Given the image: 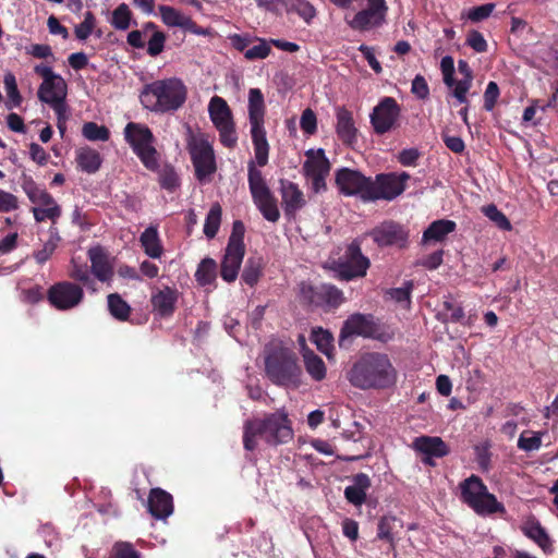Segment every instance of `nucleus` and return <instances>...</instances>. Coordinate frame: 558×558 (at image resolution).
Wrapping results in <instances>:
<instances>
[{
	"label": "nucleus",
	"instance_id": "3",
	"mask_svg": "<svg viewBox=\"0 0 558 558\" xmlns=\"http://www.w3.org/2000/svg\"><path fill=\"white\" fill-rule=\"evenodd\" d=\"M187 87L181 78L169 77L144 86L140 100L144 108L158 113L174 112L186 101Z\"/></svg>",
	"mask_w": 558,
	"mask_h": 558
},
{
	"label": "nucleus",
	"instance_id": "27",
	"mask_svg": "<svg viewBox=\"0 0 558 558\" xmlns=\"http://www.w3.org/2000/svg\"><path fill=\"white\" fill-rule=\"evenodd\" d=\"M244 254L245 247L227 245L221 263V277L223 280L232 282L236 279Z\"/></svg>",
	"mask_w": 558,
	"mask_h": 558
},
{
	"label": "nucleus",
	"instance_id": "15",
	"mask_svg": "<svg viewBox=\"0 0 558 558\" xmlns=\"http://www.w3.org/2000/svg\"><path fill=\"white\" fill-rule=\"evenodd\" d=\"M371 178L357 170L341 168L336 172V184L347 196L359 195L363 201H371Z\"/></svg>",
	"mask_w": 558,
	"mask_h": 558
},
{
	"label": "nucleus",
	"instance_id": "30",
	"mask_svg": "<svg viewBox=\"0 0 558 558\" xmlns=\"http://www.w3.org/2000/svg\"><path fill=\"white\" fill-rule=\"evenodd\" d=\"M151 305L161 316H170L174 312L178 301V291L170 287H165L151 295Z\"/></svg>",
	"mask_w": 558,
	"mask_h": 558
},
{
	"label": "nucleus",
	"instance_id": "2",
	"mask_svg": "<svg viewBox=\"0 0 558 558\" xmlns=\"http://www.w3.org/2000/svg\"><path fill=\"white\" fill-rule=\"evenodd\" d=\"M349 383L362 390H380L392 387L397 371L387 354L369 352L361 355L347 373Z\"/></svg>",
	"mask_w": 558,
	"mask_h": 558
},
{
	"label": "nucleus",
	"instance_id": "55",
	"mask_svg": "<svg viewBox=\"0 0 558 558\" xmlns=\"http://www.w3.org/2000/svg\"><path fill=\"white\" fill-rule=\"evenodd\" d=\"M413 284L412 282H405L403 287L390 289L387 291V294L389 298L397 303L401 304L403 307H409L410 305V299H411V291H412Z\"/></svg>",
	"mask_w": 558,
	"mask_h": 558
},
{
	"label": "nucleus",
	"instance_id": "61",
	"mask_svg": "<svg viewBox=\"0 0 558 558\" xmlns=\"http://www.w3.org/2000/svg\"><path fill=\"white\" fill-rule=\"evenodd\" d=\"M499 97V87L497 83L489 82L486 86L484 93V108L487 111H492L496 105V101Z\"/></svg>",
	"mask_w": 558,
	"mask_h": 558
},
{
	"label": "nucleus",
	"instance_id": "57",
	"mask_svg": "<svg viewBox=\"0 0 558 558\" xmlns=\"http://www.w3.org/2000/svg\"><path fill=\"white\" fill-rule=\"evenodd\" d=\"M440 70L442 73L444 83L449 88H454L456 81L453 77L454 74V61L450 56H446L440 61Z\"/></svg>",
	"mask_w": 558,
	"mask_h": 558
},
{
	"label": "nucleus",
	"instance_id": "41",
	"mask_svg": "<svg viewBox=\"0 0 558 558\" xmlns=\"http://www.w3.org/2000/svg\"><path fill=\"white\" fill-rule=\"evenodd\" d=\"M221 214L222 209L218 203L210 207L204 223V233L207 238L213 239L216 236L221 223Z\"/></svg>",
	"mask_w": 558,
	"mask_h": 558
},
{
	"label": "nucleus",
	"instance_id": "64",
	"mask_svg": "<svg viewBox=\"0 0 558 558\" xmlns=\"http://www.w3.org/2000/svg\"><path fill=\"white\" fill-rule=\"evenodd\" d=\"M17 197L10 192L0 190V211L10 213L17 209Z\"/></svg>",
	"mask_w": 558,
	"mask_h": 558
},
{
	"label": "nucleus",
	"instance_id": "28",
	"mask_svg": "<svg viewBox=\"0 0 558 558\" xmlns=\"http://www.w3.org/2000/svg\"><path fill=\"white\" fill-rule=\"evenodd\" d=\"M336 132L339 138L344 144H353L356 141L357 129L355 128L352 113L344 107H340L336 111Z\"/></svg>",
	"mask_w": 558,
	"mask_h": 558
},
{
	"label": "nucleus",
	"instance_id": "35",
	"mask_svg": "<svg viewBox=\"0 0 558 558\" xmlns=\"http://www.w3.org/2000/svg\"><path fill=\"white\" fill-rule=\"evenodd\" d=\"M458 70L463 77L456 82L452 95L460 104H465L468 102L466 94L470 90L473 81L472 70L464 60H460L458 62Z\"/></svg>",
	"mask_w": 558,
	"mask_h": 558
},
{
	"label": "nucleus",
	"instance_id": "1",
	"mask_svg": "<svg viewBox=\"0 0 558 558\" xmlns=\"http://www.w3.org/2000/svg\"><path fill=\"white\" fill-rule=\"evenodd\" d=\"M294 438L292 420L284 408L247 420L243 425V447L253 451L263 440L270 447L289 444Z\"/></svg>",
	"mask_w": 558,
	"mask_h": 558
},
{
	"label": "nucleus",
	"instance_id": "62",
	"mask_svg": "<svg viewBox=\"0 0 558 558\" xmlns=\"http://www.w3.org/2000/svg\"><path fill=\"white\" fill-rule=\"evenodd\" d=\"M111 558H141V556L130 543H117Z\"/></svg>",
	"mask_w": 558,
	"mask_h": 558
},
{
	"label": "nucleus",
	"instance_id": "14",
	"mask_svg": "<svg viewBox=\"0 0 558 558\" xmlns=\"http://www.w3.org/2000/svg\"><path fill=\"white\" fill-rule=\"evenodd\" d=\"M409 179L407 172L378 174L375 181H371V201L396 198L405 190Z\"/></svg>",
	"mask_w": 558,
	"mask_h": 558
},
{
	"label": "nucleus",
	"instance_id": "44",
	"mask_svg": "<svg viewBox=\"0 0 558 558\" xmlns=\"http://www.w3.org/2000/svg\"><path fill=\"white\" fill-rule=\"evenodd\" d=\"M156 172H158L159 183L162 189L173 192L179 187L180 179L172 166L165 165L162 168L159 167Z\"/></svg>",
	"mask_w": 558,
	"mask_h": 558
},
{
	"label": "nucleus",
	"instance_id": "38",
	"mask_svg": "<svg viewBox=\"0 0 558 558\" xmlns=\"http://www.w3.org/2000/svg\"><path fill=\"white\" fill-rule=\"evenodd\" d=\"M162 22L169 27L184 28L190 16L170 5H159L158 8Z\"/></svg>",
	"mask_w": 558,
	"mask_h": 558
},
{
	"label": "nucleus",
	"instance_id": "50",
	"mask_svg": "<svg viewBox=\"0 0 558 558\" xmlns=\"http://www.w3.org/2000/svg\"><path fill=\"white\" fill-rule=\"evenodd\" d=\"M318 294H319V298L328 306H331V307L339 306L344 300L342 291L333 286H330V284H323L319 288Z\"/></svg>",
	"mask_w": 558,
	"mask_h": 558
},
{
	"label": "nucleus",
	"instance_id": "6",
	"mask_svg": "<svg viewBox=\"0 0 558 558\" xmlns=\"http://www.w3.org/2000/svg\"><path fill=\"white\" fill-rule=\"evenodd\" d=\"M124 140L133 153L149 171L159 168L160 154L155 147L156 138L150 129L142 123L129 122L123 131Z\"/></svg>",
	"mask_w": 558,
	"mask_h": 558
},
{
	"label": "nucleus",
	"instance_id": "31",
	"mask_svg": "<svg viewBox=\"0 0 558 558\" xmlns=\"http://www.w3.org/2000/svg\"><path fill=\"white\" fill-rule=\"evenodd\" d=\"M403 527V521L396 515H383L377 524V538L386 541L392 550L396 549L395 533Z\"/></svg>",
	"mask_w": 558,
	"mask_h": 558
},
{
	"label": "nucleus",
	"instance_id": "20",
	"mask_svg": "<svg viewBox=\"0 0 558 558\" xmlns=\"http://www.w3.org/2000/svg\"><path fill=\"white\" fill-rule=\"evenodd\" d=\"M369 235L379 246L398 245L403 246L408 240V234L403 228L393 222H383L374 228Z\"/></svg>",
	"mask_w": 558,
	"mask_h": 558
},
{
	"label": "nucleus",
	"instance_id": "53",
	"mask_svg": "<svg viewBox=\"0 0 558 558\" xmlns=\"http://www.w3.org/2000/svg\"><path fill=\"white\" fill-rule=\"evenodd\" d=\"M3 83L9 102L11 104L8 107L12 108L20 106L22 102V96L17 89L15 76L11 73L5 74Z\"/></svg>",
	"mask_w": 558,
	"mask_h": 558
},
{
	"label": "nucleus",
	"instance_id": "56",
	"mask_svg": "<svg viewBox=\"0 0 558 558\" xmlns=\"http://www.w3.org/2000/svg\"><path fill=\"white\" fill-rule=\"evenodd\" d=\"M69 276L82 282L83 284L89 287L93 283L89 270L86 265L77 264L74 259L71 262V269L69 271Z\"/></svg>",
	"mask_w": 558,
	"mask_h": 558
},
{
	"label": "nucleus",
	"instance_id": "25",
	"mask_svg": "<svg viewBox=\"0 0 558 558\" xmlns=\"http://www.w3.org/2000/svg\"><path fill=\"white\" fill-rule=\"evenodd\" d=\"M87 255L94 276L101 282L110 281L113 277V266L109 260L107 252L97 245L90 247Z\"/></svg>",
	"mask_w": 558,
	"mask_h": 558
},
{
	"label": "nucleus",
	"instance_id": "26",
	"mask_svg": "<svg viewBox=\"0 0 558 558\" xmlns=\"http://www.w3.org/2000/svg\"><path fill=\"white\" fill-rule=\"evenodd\" d=\"M372 486L369 476L365 473H357L352 477V484L344 488V498L355 507H361L367 498V490Z\"/></svg>",
	"mask_w": 558,
	"mask_h": 558
},
{
	"label": "nucleus",
	"instance_id": "12",
	"mask_svg": "<svg viewBox=\"0 0 558 558\" xmlns=\"http://www.w3.org/2000/svg\"><path fill=\"white\" fill-rule=\"evenodd\" d=\"M305 157L303 172L311 182L312 190L315 193L326 191V178L330 172V163L324 149H310L305 153Z\"/></svg>",
	"mask_w": 558,
	"mask_h": 558
},
{
	"label": "nucleus",
	"instance_id": "5",
	"mask_svg": "<svg viewBox=\"0 0 558 558\" xmlns=\"http://www.w3.org/2000/svg\"><path fill=\"white\" fill-rule=\"evenodd\" d=\"M460 498L476 514L482 517L499 513L506 514L507 510L496 496L488 492L482 478L475 474L466 477L459 484Z\"/></svg>",
	"mask_w": 558,
	"mask_h": 558
},
{
	"label": "nucleus",
	"instance_id": "48",
	"mask_svg": "<svg viewBox=\"0 0 558 558\" xmlns=\"http://www.w3.org/2000/svg\"><path fill=\"white\" fill-rule=\"evenodd\" d=\"M156 28V24L153 22H146L143 24L141 29H134L128 34L126 41L128 44L136 49H142L145 47V37H147L150 31Z\"/></svg>",
	"mask_w": 558,
	"mask_h": 558
},
{
	"label": "nucleus",
	"instance_id": "29",
	"mask_svg": "<svg viewBox=\"0 0 558 558\" xmlns=\"http://www.w3.org/2000/svg\"><path fill=\"white\" fill-rule=\"evenodd\" d=\"M413 448L427 456V458H441L448 454L449 449L440 437L420 436L413 440Z\"/></svg>",
	"mask_w": 558,
	"mask_h": 558
},
{
	"label": "nucleus",
	"instance_id": "40",
	"mask_svg": "<svg viewBox=\"0 0 558 558\" xmlns=\"http://www.w3.org/2000/svg\"><path fill=\"white\" fill-rule=\"evenodd\" d=\"M216 262L211 258H204L195 272L196 281L201 286L210 284L216 279Z\"/></svg>",
	"mask_w": 558,
	"mask_h": 558
},
{
	"label": "nucleus",
	"instance_id": "9",
	"mask_svg": "<svg viewBox=\"0 0 558 558\" xmlns=\"http://www.w3.org/2000/svg\"><path fill=\"white\" fill-rule=\"evenodd\" d=\"M248 187L253 202L263 217L270 222H277L280 218L277 199L253 161L248 163Z\"/></svg>",
	"mask_w": 558,
	"mask_h": 558
},
{
	"label": "nucleus",
	"instance_id": "36",
	"mask_svg": "<svg viewBox=\"0 0 558 558\" xmlns=\"http://www.w3.org/2000/svg\"><path fill=\"white\" fill-rule=\"evenodd\" d=\"M456 222L452 220L440 219L432 222L429 227L423 233V242L429 241L440 242L445 238L454 231Z\"/></svg>",
	"mask_w": 558,
	"mask_h": 558
},
{
	"label": "nucleus",
	"instance_id": "52",
	"mask_svg": "<svg viewBox=\"0 0 558 558\" xmlns=\"http://www.w3.org/2000/svg\"><path fill=\"white\" fill-rule=\"evenodd\" d=\"M262 275V264L259 260L250 258L247 259L244 270L242 272V280L253 287L257 283L259 277Z\"/></svg>",
	"mask_w": 558,
	"mask_h": 558
},
{
	"label": "nucleus",
	"instance_id": "54",
	"mask_svg": "<svg viewBox=\"0 0 558 558\" xmlns=\"http://www.w3.org/2000/svg\"><path fill=\"white\" fill-rule=\"evenodd\" d=\"M96 26V19L93 12L86 11L84 14V21L75 26L74 33L77 39L86 40Z\"/></svg>",
	"mask_w": 558,
	"mask_h": 558
},
{
	"label": "nucleus",
	"instance_id": "7",
	"mask_svg": "<svg viewBox=\"0 0 558 558\" xmlns=\"http://www.w3.org/2000/svg\"><path fill=\"white\" fill-rule=\"evenodd\" d=\"M264 117L265 102L263 93L258 88H251L248 92V119L255 159L259 167L267 165L269 154V145L264 128Z\"/></svg>",
	"mask_w": 558,
	"mask_h": 558
},
{
	"label": "nucleus",
	"instance_id": "4",
	"mask_svg": "<svg viewBox=\"0 0 558 558\" xmlns=\"http://www.w3.org/2000/svg\"><path fill=\"white\" fill-rule=\"evenodd\" d=\"M265 373L278 386L299 387L301 368L295 353L281 342L272 341L264 351Z\"/></svg>",
	"mask_w": 558,
	"mask_h": 558
},
{
	"label": "nucleus",
	"instance_id": "8",
	"mask_svg": "<svg viewBox=\"0 0 558 558\" xmlns=\"http://www.w3.org/2000/svg\"><path fill=\"white\" fill-rule=\"evenodd\" d=\"M186 148L190 153L197 180L201 182L209 181L217 167L214 148L206 135L203 133H194L189 128Z\"/></svg>",
	"mask_w": 558,
	"mask_h": 558
},
{
	"label": "nucleus",
	"instance_id": "39",
	"mask_svg": "<svg viewBox=\"0 0 558 558\" xmlns=\"http://www.w3.org/2000/svg\"><path fill=\"white\" fill-rule=\"evenodd\" d=\"M132 21V11L125 3L119 4L113 11L110 24L114 29L125 31L130 27Z\"/></svg>",
	"mask_w": 558,
	"mask_h": 558
},
{
	"label": "nucleus",
	"instance_id": "51",
	"mask_svg": "<svg viewBox=\"0 0 558 558\" xmlns=\"http://www.w3.org/2000/svg\"><path fill=\"white\" fill-rule=\"evenodd\" d=\"M149 36L147 53L150 57H157L163 51L167 37L165 33L159 31L157 27L154 28V31H150Z\"/></svg>",
	"mask_w": 558,
	"mask_h": 558
},
{
	"label": "nucleus",
	"instance_id": "58",
	"mask_svg": "<svg viewBox=\"0 0 558 558\" xmlns=\"http://www.w3.org/2000/svg\"><path fill=\"white\" fill-rule=\"evenodd\" d=\"M300 126L308 135H313L317 130V118L315 112L307 108L302 112Z\"/></svg>",
	"mask_w": 558,
	"mask_h": 558
},
{
	"label": "nucleus",
	"instance_id": "60",
	"mask_svg": "<svg viewBox=\"0 0 558 558\" xmlns=\"http://www.w3.org/2000/svg\"><path fill=\"white\" fill-rule=\"evenodd\" d=\"M411 92L418 99H422V100L426 99L429 96V87H428V84L423 75L417 74L413 78Z\"/></svg>",
	"mask_w": 558,
	"mask_h": 558
},
{
	"label": "nucleus",
	"instance_id": "59",
	"mask_svg": "<svg viewBox=\"0 0 558 558\" xmlns=\"http://www.w3.org/2000/svg\"><path fill=\"white\" fill-rule=\"evenodd\" d=\"M494 3H485L475 8H472L468 12V17L472 22H480L487 19L494 11Z\"/></svg>",
	"mask_w": 558,
	"mask_h": 558
},
{
	"label": "nucleus",
	"instance_id": "13",
	"mask_svg": "<svg viewBox=\"0 0 558 558\" xmlns=\"http://www.w3.org/2000/svg\"><path fill=\"white\" fill-rule=\"evenodd\" d=\"M24 191L33 204L37 206L32 209L37 222L47 219L56 221L61 216V208L54 198L44 189H40L35 182L29 181L24 184Z\"/></svg>",
	"mask_w": 558,
	"mask_h": 558
},
{
	"label": "nucleus",
	"instance_id": "23",
	"mask_svg": "<svg viewBox=\"0 0 558 558\" xmlns=\"http://www.w3.org/2000/svg\"><path fill=\"white\" fill-rule=\"evenodd\" d=\"M521 531L527 538L537 544L545 554L553 553L554 548L551 538L534 515H529L524 519L521 525Z\"/></svg>",
	"mask_w": 558,
	"mask_h": 558
},
{
	"label": "nucleus",
	"instance_id": "42",
	"mask_svg": "<svg viewBox=\"0 0 558 558\" xmlns=\"http://www.w3.org/2000/svg\"><path fill=\"white\" fill-rule=\"evenodd\" d=\"M286 9L288 12L296 13L307 24L316 16L315 8L307 0H291Z\"/></svg>",
	"mask_w": 558,
	"mask_h": 558
},
{
	"label": "nucleus",
	"instance_id": "45",
	"mask_svg": "<svg viewBox=\"0 0 558 558\" xmlns=\"http://www.w3.org/2000/svg\"><path fill=\"white\" fill-rule=\"evenodd\" d=\"M542 432L524 430L518 439V448L531 452L538 450L542 446Z\"/></svg>",
	"mask_w": 558,
	"mask_h": 558
},
{
	"label": "nucleus",
	"instance_id": "34",
	"mask_svg": "<svg viewBox=\"0 0 558 558\" xmlns=\"http://www.w3.org/2000/svg\"><path fill=\"white\" fill-rule=\"evenodd\" d=\"M75 160L77 162V167L87 173L97 172L102 162L100 154L90 147H82L77 149Z\"/></svg>",
	"mask_w": 558,
	"mask_h": 558
},
{
	"label": "nucleus",
	"instance_id": "37",
	"mask_svg": "<svg viewBox=\"0 0 558 558\" xmlns=\"http://www.w3.org/2000/svg\"><path fill=\"white\" fill-rule=\"evenodd\" d=\"M108 310L110 314L118 320L125 322L131 314V306L124 301L120 294L111 293L107 296Z\"/></svg>",
	"mask_w": 558,
	"mask_h": 558
},
{
	"label": "nucleus",
	"instance_id": "18",
	"mask_svg": "<svg viewBox=\"0 0 558 558\" xmlns=\"http://www.w3.org/2000/svg\"><path fill=\"white\" fill-rule=\"evenodd\" d=\"M387 10L385 0H367V8L357 12L349 25L360 32L372 29L383 24Z\"/></svg>",
	"mask_w": 558,
	"mask_h": 558
},
{
	"label": "nucleus",
	"instance_id": "63",
	"mask_svg": "<svg viewBox=\"0 0 558 558\" xmlns=\"http://www.w3.org/2000/svg\"><path fill=\"white\" fill-rule=\"evenodd\" d=\"M245 228L242 221L235 220L232 226V232L228 245L235 247H245L243 243Z\"/></svg>",
	"mask_w": 558,
	"mask_h": 558
},
{
	"label": "nucleus",
	"instance_id": "43",
	"mask_svg": "<svg viewBox=\"0 0 558 558\" xmlns=\"http://www.w3.org/2000/svg\"><path fill=\"white\" fill-rule=\"evenodd\" d=\"M82 135L90 142H107L110 137V131L105 125L96 122H86L82 126Z\"/></svg>",
	"mask_w": 558,
	"mask_h": 558
},
{
	"label": "nucleus",
	"instance_id": "22",
	"mask_svg": "<svg viewBox=\"0 0 558 558\" xmlns=\"http://www.w3.org/2000/svg\"><path fill=\"white\" fill-rule=\"evenodd\" d=\"M148 512L158 520H166L173 512L172 496L161 488H153L147 500Z\"/></svg>",
	"mask_w": 558,
	"mask_h": 558
},
{
	"label": "nucleus",
	"instance_id": "21",
	"mask_svg": "<svg viewBox=\"0 0 558 558\" xmlns=\"http://www.w3.org/2000/svg\"><path fill=\"white\" fill-rule=\"evenodd\" d=\"M375 332V326L371 316L363 314L351 315L343 324L339 342L342 344L345 338L352 336L372 337Z\"/></svg>",
	"mask_w": 558,
	"mask_h": 558
},
{
	"label": "nucleus",
	"instance_id": "17",
	"mask_svg": "<svg viewBox=\"0 0 558 558\" xmlns=\"http://www.w3.org/2000/svg\"><path fill=\"white\" fill-rule=\"evenodd\" d=\"M400 116V107L392 97H385L371 113V123L377 134L392 130Z\"/></svg>",
	"mask_w": 558,
	"mask_h": 558
},
{
	"label": "nucleus",
	"instance_id": "32",
	"mask_svg": "<svg viewBox=\"0 0 558 558\" xmlns=\"http://www.w3.org/2000/svg\"><path fill=\"white\" fill-rule=\"evenodd\" d=\"M140 242L148 257L157 259L162 256L163 246L156 226L147 227L141 234Z\"/></svg>",
	"mask_w": 558,
	"mask_h": 558
},
{
	"label": "nucleus",
	"instance_id": "16",
	"mask_svg": "<svg viewBox=\"0 0 558 558\" xmlns=\"http://www.w3.org/2000/svg\"><path fill=\"white\" fill-rule=\"evenodd\" d=\"M50 304L60 311L76 307L84 299L83 288L71 281H61L52 284L47 293Z\"/></svg>",
	"mask_w": 558,
	"mask_h": 558
},
{
	"label": "nucleus",
	"instance_id": "24",
	"mask_svg": "<svg viewBox=\"0 0 558 558\" xmlns=\"http://www.w3.org/2000/svg\"><path fill=\"white\" fill-rule=\"evenodd\" d=\"M283 210L287 216H294L306 205V199L299 186L290 181L280 182Z\"/></svg>",
	"mask_w": 558,
	"mask_h": 558
},
{
	"label": "nucleus",
	"instance_id": "46",
	"mask_svg": "<svg viewBox=\"0 0 558 558\" xmlns=\"http://www.w3.org/2000/svg\"><path fill=\"white\" fill-rule=\"evenodd\" d=\"M311 340L316 344L317 349L322 353H324L328 357H331L333 347L332 336L330 332L322 328H318L312 331Z\"/></svg>",
	"mask_w": 558,
	"mask_h": 558
},
{
	"label": "nucleus",
	"instance_id": "19",
	"mask_svg": "<svg viewBox=\"0 0 558 558\" xmlns=\"http://www.w3.org/2000/svg\"><path fill=\"white\" fill-rule=\"evenodd\" d=\"M66 94L68 86L61 75L43 82L37 92L39 100L49 105L53 111L69 108L65 102Z\"/></svg>",
	"mask_w": 558,
	"mask_h": 558
},
{
	"label": "nucleus",
	"instance_id": "10",
	"mask_svg": "<svg viewBox=\"0 0 558 558\" xmlns=\"http://www.w3.org/2000/svg\"><path fill=\"white\" fill-rule=\"evenodd\" d=\"M208 114L219 133V140L226 147L236 145L238 135L232 111L228 102L220 96H213L208 102Z\"/></svg>",
	"mask_w": 558,
	"mask_h": 558
},
{
	"label": "nucleus",
	"instance_id": "11",
	"mask_svg": "<svg viewBox=\"0 0 558 558\" xmlns=\"http://www.w3.org/2000/svg\"><path fill=\"white\" fill-rule=\"evenodd\" d=\"M361 244L362 240L355 239L347 246L343 256L335 267L339 278L349 281L354 278H362L366 275L371 262L363 255Z\"/></svg>",
	"mask_w": 558,
	"mask_h": 558
},
{
	"label": "nucleus",
	"instance_id": "47",
	"mask_svg": "<svg viewBox=\"0 0 558 558\" xmlns=\"http://www.w3.org/2000/svg\"><path fill=\"white\" fill-rule=\"evenodd\" d=\"M483 214L494 222L499 229L504 231H510L512 229V225L510 220L506 217L504 213H501L496 205L490 204L484 206L482 208Z\"/></svg>",
	"mask_w": 558,
	"mask_h": 558
},
{
	"label": "nucleus",
	"instance_id": "33",
	"mask_svg": "<svg viewBox=\"0 0 558 558\" xmlns=\"http://www.w3.org/2000/svg\"><path fill=\"white\" fill-rule=\"evenodd\" d=\"M303 363L306 373L315 381H322L327 376V367L324 361L308 349L302 350Z\"/></svg>",
	"mask_w": 558,
	"mask_h": 558
},
{
	"label": "nucleus",
	"instance_id": "49",
	"mask_svg": "<svg viewBox=\"0 0 558 558\" xmlns=\"http://www.w3.org/2000/svg\"><path fill=\"white\" fill-rule=\"evenodd\" d=\"M256 41L255 45L248 47V49L245 50V59L247 60H262L266 59L270 52V41H267L263 38H255Z\"/></svg>",
	"mask_w": 558,
	"mask_h": 558
}]
</instances>
